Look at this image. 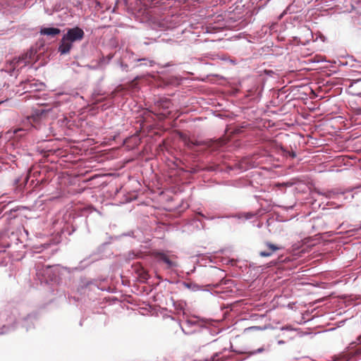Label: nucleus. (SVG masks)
<instances>
[{"label": "nucleus", "mask_w": 361, "mask_h": 361, "mask_svg": "<svg viewBox=\"0 0 361 361\" xmlns=\"http://www.w3.org/2000/svg\"><path fill=\"white\" fill-rule=\"evenodd\" d=\"M84 35V31L79 27L68 29L66 34L63 36L60 42L59 52L61 54L69 53L73 47V43L81 41Z\"/></svg>", "instance_id": "obj_1"}, {"label": "nucleus", "mask_w": 361, "mask_h": 361, "mask_svg": "<svg viewBox=\"0 0 361 361\" xmlns=\"http://www.w3.org/2000/svg\"><path fill=\"white\" fill-rule=\"evenodd\" d=\"M180 137L182 141L184 142V145L190 149H192L195 146H207L212 147L211 141H198V140H192L186 135L181 133L180 135Z\"/></svg>", "instance_id": "obj_2"}, {"label": "nucleus", "mask_w": 361, "mask_h": 361, "mask_svg": "<svg viewBox=\"0 0 361 361\" xmlns=\"http://www.w3.org/2000/svg\"><path fill=\"white\" fill-rule=\"evenodd\" d=\"M51 109H47L46 106H39L34 110L31 118L33 121L44 119L47 117Z\"/></svg>", "instance_id": "obj_3"}, {"label": "nucleus", "mask_w": 361, "mask_h": 361, "mask_svg": "<svg viewBox=\"0 0 361 361\" xmlns=\"http://www.w3.org/2000/svg\"><path fill=\"white\" fill-rule=\"evenodd\" d=\"M264 245L268 248V250H263V251L259 252V256H261L262 257H270L277 250L282 249L281 247H280L277 245L273 244L270 242H265Z\"/></svg>", "instance_id": "obj_4"}, {"label": "nucleus", "mask_w": 361, "mask_h": 361, "mask_svg": "<svg viewBox=\"0 0 361 361\" xmlns=\"http://www.w3.org/2000/svg\"><path fill=\"white\" fill-rule=\"evenodd\" d=\"M155 258L159 261L166 263L168 268H172L177 266V262L171 260L169 257L164 252H157L154 253Z\"/></svg>", "instance_id": "obj_5"}, {"label": "nucleus", "mask_w": 361, "mask_h": 361, "mask_svg": "<svg viewBox=\"0 0 361 361\" xmlns=\"http://www.w3.org/2000/svg\"><path fill=\"white\" fill-rule=\"evenodd\" d=\"M357 341L359 343L355 346V349H348L345 353V356L348 359H351L355 356H361V335L357 337Z\"/></svg>", "instance_id": "obj_6"}, {"label": "nucleus", "mask_w": 361, "mask_h": 361, "mask_svg": "<svg viewBox=\"0 0 361 361\" xmlns=\"http://www.w3.org/2000/svg\"><path fill=\"white\" fill-rule=\"evenodd\" d=\"M61 30L59 28L56 27H44L42 28L40 31V33L44 35H51L56 36L60 34Z\"/></svg>", "instance_id": "obj_7"}, {"label": "nucleus", "mask_w": 361, "mask_h": 361, "mask_svg": "<svg viewBox=\"0 0 361 361\" xmlns=\"http://www.w3.org/2000/svg\"><path fill=\"white\" fill-rule=\"evenodd\" d=\"M320 194H322V195H324L325 197H326L328 198L334 197V196L336 195V192H334L333 190H329L325 192H321Z\"/></svg>", "instance_id": "obj_8"}, {"label": "nucleus", "mask_w": 361, "mask_h": 361, "mask_svg": "<svg viewBox=\"0 0 361 361\" xmlns=\"http://www.w3.org/2000/svg\"><path fill=\"white\" fill-rule=\"evenodd\" d=\"M27 59V56H22L21 58H19L15 63V65L18 64L20 65V63H23V66H25L27 63V61H25Z\"/></svg>", "instance_id": "obj_9"}, {"label": "nucleus", "mask_w": 361, "mask_h": 361, "mask_svg": "<svg viewBox=\"0 0 361 361\" xmlns=\"http://www.w3.org/2000/svg\"><path fill=\"white\" fill-rule=\"evenodd\" d=\"M8 329H9V327L8 326L4 325L0 329V335H3L4 334H6L8 332Z\"/></svg>", "instance_id": "obj_10"}, {"label": "nucleus", "mask_w": 361, "mask_h": 361, "mask_svg": "<svg viewBox=\"0 0 361 361\" xmlns=\"http://www.w3.org/2000/svg\"><path fill=\"white\" fill-rule=\"evenodd\" d=\"M23 131H24L23 129L18 128V129H16L13 133H14V134H16L17 135H18V133L23 132ZM23 134H20L19 135V136H20V137L23 136Z\"/></svg>", "instance_id": "obj_11"}, {"label": "nucleus", "mask_w": 361, "mask_h": 361, "mask_svg": "<svg viewBox=\"0 0 361 361\" xmlns=\"http://www.w3.org/2000/svg\"><path fill=\"white\" fill-rule=\"evenodd\" d=\"M264 350V348H259L257 350H256L255 351L252 352L251 354L262 353Z\"/></svg>", "instance_id": "obj_12"}, {"label": "nucleus", "mask_w": 361, "mask_h": 361, "mask_svg": "<svg viewBox=\"0 0 361 361\" xmlns=\"http://www.w3.org/2000/svg\"><path fill=\"white\" fill-rule=\"evenodd\" d=\"M252 329L259 330V329H261V328L259 326H251L250 328L246 329V330H252Z\"/></svg>", "instance_id": "obj_13"}, {"label": "nucleus", "mask_w": 361, "mask_h": 361, "mask_svg": "<svg viewBox=\"0 0 361 361\" xmlns=\"http://www.w3.org/2000/svg\"><path fill=\"white\" fill-rule=\"evenodd\" d=\"M222 142L223 141H221V140H219L216 142H217L218 145H222Z\"/></svg>", "instance_id": "obj_14"}, {"label": "nucleus", "mask_w": 361, "mask_h": 361, "mask_svg": "<svg viewBox=\"0 0 361 361\" xmlns=\"http://www.w3.org/2000/svg\"><path fill=\"white\" fill-rule=\"evenodd\" d=\"M149 63H150V66H152L153 62L152 61H150Z\"/></svg>", "instance_id": "obj_15"}]
</instances>
